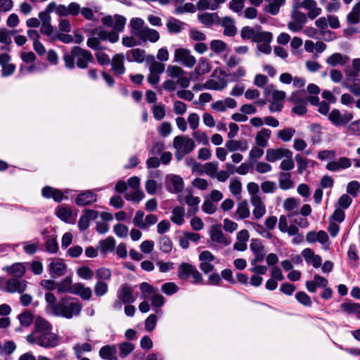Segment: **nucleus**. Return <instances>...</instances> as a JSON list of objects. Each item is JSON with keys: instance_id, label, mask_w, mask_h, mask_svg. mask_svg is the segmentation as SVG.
<instances>
[{"instance_id": "nucleus-1", "label": "nucleus", "mask_w": 360, "mask_h": 360, "mask_svg": "<svg viewBox=\"0 0 360 360\" xmlns=\"http://www.w3.org/2000/svg\"><path fill=\"white\" fill-rule=\"evenodd\" d=\"M82 309V304L76 298L65 296L58 302V306L54 313L55 316H60L68 319L79 316Z\"/></svg>"}, {"instance_id": "nucleus-2", "label": "nucleus", "mask_w": 360, "mask_h": 360, "mask_svg": "<svg viewBox=\"0 0 360 360\" xmlns=\"http://www.w3.org/2000/svg\"><path fill=\"white\" fill-rule=\"evenodd\" d=\"M26 340L30 344H37L44 348H53L59 345L60 337L51 331L35 335H28Z\"/></svg>"}, {"instance_id": "nucleus-3", "label": "nucleus", "mask_w": 360, "mask_h": 360, "mask_svg": "<svg viewBox=\"0 0 360 360\" xmlns=\"http://www.w3.org/2000/svg\"><path fill=\"white\" fill-rule=\"evenodd\" d=\"M173 148L175 149L174 155L177 160L191 153L195 148V141L186 135H179L174 138Z\"/></svg>"}, {"instance_id": "nucleus-4", "label": "nucleus", "mask_w": 360, "mask_h": 360, "mask_svg": "<svg viewBox=\"0 0 360 360\" xmlns=\"http://www.w3.org/2000/svg\"><path fill=\"white\" fill-rule=\"evenodd\" d=\"M66 6L63 4H56L55 2L49 4L44 11L39 13V20L41 23L51 22L50 13L55 11L60 18L67 16Z\"/></svg>"}, {"instance_id": "nucleus-5", "label": "nucleus", "mask_w": 360, "mask_h": 360, "mask_svg": "<svg viewBox=\"0 0 360 360\" xmlns=\"http://www.w3.org/2000/svg\"><path fill=\"white\" fill-rule=\"evenodd\" d=\"M72 53L75 58L76 65L79 68H86L89 63L94 60L91 53L79 46H74L72 48Z\"/></svg>"}, {"instance_id": "nucleus-6", "label": "nucleus", "mask_w": 360, "mask_h": 360, "mask_svg": "<svg viewBox=\"0 0 360 360\" xmlns=\"http://www.w3.org/2000/svg\"><path fill=\"white\" fill-rule=\"evenodd\" d=\"M174 62L179 63L187 68H192L196 63L195 58L191 51L184 48H178L174 51Z\"/></svg>"}, {"instance_id": "nucleus-7", "label": "nucleus", "mask_w": 360, "mask_h": 360, "mask_svg": "<svg viewBox=\"0 0 360 360\" xmlns=\"http://www.w3.org/2000/svg\"><path fill=\"white\" fill-rule=\"evenodd\" d=\"M353 119V115L351 112H345L342 114L338 109H333L328 114V120L335 127L345 126Z\"/></svg>"}, {"instance_id": "nucleus-8", "label": "nucleus", "mask_w": 360, "mask_h": 360, "mask_svg": "<svg viewBox=\"0 0 360 360\" xmlns=\"http://www.w3.org/2000/svg\"><path fill=\"white\" fill-rule=\"evenodd\" d=\"M27 284V282L25 280L13 278L5 281L4 286L1 287V290L8 293H22L26 290Z\"/></svg>"}, {"instance_id": "nucleus-9", "label": "nucleus", "mask_w": 360, "mask_h": 360, "mask_svg": "<svg viewBox=\"0 0 360 360\" xmlns=\"http://www.w3.org/2000/svg\"><path fill=\"white\" fill-rule=\"evenodd\" d=\"M165 186L172 193L181 192L184 187L183 179L176 174H169L165 178Z\"/></svg>"}, {"instance_id": "nucleus-10", "label": "nucleus", "mask_w": 360, "mask_h": 360, "mask_svg": "<svg viewBox=\"0 0 360 360\" xmlns=\"http://www.w3.org/2000/svg\"><path fill=\"white\" fill-rule=\"evenodd\" d=\"M67 11V16L72 15L76 16L81 13L84 18L86 20H92L94 15L92 10L89 8H81L79 4L76 2H72L66 6Z\"/></svg>"}, {"instance_id": "nucleus-11", "label": "nucleus", "mask_w": 360, "mask_h": 360, "mask_svg": "<svg viewBox=\"0 0 360 360\" xmlns=\"http://www.w3.org/2000/svg\"><path fill=\"white\" fill-rule=\"evenodd\" d=\"M250 248L255 256L254 259L251 261V264L255 265L257 263L263 261L265 257L264 247L260 240L252 239Z\"/></svg>"}, {"instance_id": "nucleus-12", "label": "nucleus", "mask_w": 360, "mask_h": 360, "mask_svg": "<svg viewBox=\"0 0 360 360\" xmlns=\"http://www.w3.org/2000/svg\"><path fill=\"white\" fill-rule=\"evenodd\" d=\"M48 269L51 275L62 276L66 274L68 266L61 258H53L48 265Z\"/></svg>"}, {"instance_id": "nucleus-13", "label": "nucleus", "mask_w": 360, "mask_h": 360, "mask_svg": "<svg viewBox=\"0 0 360 360\" xmlns=\"http://www.w3.org/2000/svg\"><path fill=\"white\" fill-rule=\"evenodd\" d=\"M290 150L283 148H269L266 151V160L274 162L285 158V156H290Z\"/></svg>"}, {"instance_id": "nucleus-14", "label": "nucleus", "mask_w": 360, "mask_h": 360, "mask_svg": "<svg viewBox=\"0 0 360 360\" xmlns=\"http://www.w3.org/2000/svg\"><path fill=\"white\" fill-rule=\"evenodd\" d=\"M297 6L307 10V16L311 19L316 18L321 13V8L317 7V4L314 0H303L300 3H297Z\"/></svg>"}, {"instance_id": "nucleus-15", "label": "nucleus", "mask_w": 360, "mask_h": 360, "mask_svg": "<svg viewBox=\"0 0 360 360\" xmlns=\"http://www.w3.org/2000/svg\"><path fill=\"white\" fill-rule=\"evenodd\" d=\"M124 55L123 53L115 54L110 61L111 69L116 75L124 74L126 68L124 66Z\"/></svg>"}, {"instance_id": "nucleus-16", "label": "nucleus", "mask_w": 360, "mask_h": 360, "mask_svg": "<svg viewBox=\"0 0 360 360\" xmlns=\"http://www.w3.org/2000/svg\"><path fill=\"white\" fill-rule=\"evenodd\" d=\"M352 165L351 160L346 157H342L338 160L330 161L326 165V169L331 172H337L340 169H345Z\"/></svg>"}, {"instance_id": "nucleus-17", "label": "nucleus", "mask_w": 360, "mask_h": 360, "mask_svg": "<svg viewBox=\"0 0 360 360\" xmlns=\"http://www.w3.org/2000/svg\"><path fill=\"white\" fill-rule=\"evenodd\" d=\"M117 298L123 304H131L134 302L135 297L133 295V289L128 285H122L117 291Z\"/></svg>"}, {"instance_id": "nucleus-18", "label": "nucleus", "mask_w": 360, "mask_h": 360, "mask_svg": "<svg viewBox=\"0 0 360 360\" xmlns=\"http://www.w3.org/2000/svg\"><path fill=\"white\" fill-rule=\"evenodd\" d=\"M250 203L254 207L252 214L255 219H259L265 215L266 212V205L261 197L250 198Z\"/></svg>"}, {"instance_id": "nucleus-19", "label": "nucleus", "mask_w": 360, "mask_h": 360, "mask_svg": "<svg viewBox=\"0 0 360 360\" xmlns=\"http://www.w3.org/2000/svg\"><path fill=\"white\" fill-rule=\"evenodd\" d=\"M211 70V65L205 58H200L198 65L195 67L193 72L191 73V79L193 80L198 79L200 75L206 74Z\"/></svg>"}, {"instance_id": "nucleus-20", "label": "nucleus", "mask_w": 360, "mask_h": 360, "mask_svg": "<svg viewBox=\"0 0 360 360\" xmlns=\"http://www.w3.org/2000/svg\"><path fill=\"white\" fill-rule=\"evenodd\" d=\"M97 195L91 191H86L79 193L76 200V204L79 206H86L95 202Z\"/></svg>"}, {"instance_id": "nucleus-21", "label": "nucleus", "mask_w": 360, "mask_h": 360, "mask_svg": "<svg viewBox=\"0 0 360 360\" xmlns=\"http://www.w3.org/2000/svg\"><path fill=\"white\" fill-rule=\"evenodd\" d=\"M52 328V325L48 321L42 317L38 316L34 321V330L30 335H35L51 331Z\"/></svg>"}, {"instance_id": "nucleus-22", "label": "nucleus", "mask_w": 360, "mask_h": 360, "mask_svg": "<svg viewBox=\"0 0 360 360\" xmlns=\"http://www.w3.org/2000/svg\"><path fill=\"white\" fill-rule=\"evenodd\" d=\"M146 26H145L144 20L141 18H133L131 19L129 22L130 32L133 36L138 38L145 30Z\"/></svg>"}, {"instance_id": "nucleus-23", "label": "nucleus", "mask_w": 360, "mask_h": 360, "mask_svg": "<svg viewBox=\"0 0 360 360\" xmlns=\"http://www.w3.org/2000/svg\"><path fill=\"white\" fill-rule=\"evenodd\" d=\"M210 238L212 241L218 243L224 246H226L231 243V240L224 236L221 229L215 226L212 227Z\"/></svg>"}, {"instance_id": "nucleus-24", "label": "nucleus", "mask_w": 360, "mask_h": 360, "mask_svg": "<svg viewBox=\"0 0 360 360\" xmlns=\"http://www.w3.org/2000/svg\"><path fill=\"white\" fill-rule=\"evenodd\" d=\"M221 25L224 28L223 33L225 36L234 37L237 33V27L234 20L228 16L224 17L221 20Z\"/></svg>"}, {"instance_id": "nucleus-25", "label": "nucleus", "mask_w": 360, "mask_h": 360, "mask_svg": "<svg viewBox=\"0 0 360 360\" xmlns=\"http://www.w3.org/2000/svg\"><path fill=\"white\" fill-rule=\"evenodd\" d=\"M184 200L190 207L187 212L188 216H193L198 212L199 204L200 202V198L199 197L194 196L191 193H189L185 196Z\"/></svg>"}, {"instance_id": "nucleus-26", "label": "nucleus", "mask_w": 360, "mask_h": 360, "mask_svg": "<svg viewBox=\"0 0 360 360\" xmlns=\"http://www.w3.org/2000/svg\"><path fill=\"white\" fill-rule=\"evenodd\" d=\"M3 270L15 278L22 277L26 271L24 264L21 262H17L11 266H6Z\"/></svg>"}, {"instance_id": "nucleus-27", "label": "nucleus", "mask_w": 360, "mask_h": 360, "mask_svg": "<svg viewBox=\"0 0 360 360\" xmlns=\"http://www.w3.org/2000/svg\"><path fill=\"white\" fill-rule=\"evenodd\" d=\"M72 294L80 296L84 300H89L92 296L91 288L89 287H85L82 283H76L74 284Z\"/></svg>"}, {"instance_id": "nucleus-28", "label": "nucleus", "mask_w": 360, "mask_h": 360, "mask_svg": "<svg viewBox=\"0 0 360 360\" xmlns=\"http://www.w3.org/2000/svg\"><path fill=\"white\" fill-rule=\"evenodd\" d=\"M41 194L43 197L52 198L56 202H60L64 198L63 193L60 190L48 186L42 189Z\"/></svg>"}, {"instance_id": "nucleus-29", "label": "nucleus", "mask_w": 360, "mask_h": 360, "mask_svg": "<svg viewBox=\"0 0 360 360\" xmlns=\"http://www.w3.org/2000/svg\"><path fill=\"white\" fill-rule=\"evenodd\" d=\"M250 216V211L248 207V203L246 200H242L237 205L236 211L233 217L237 219H247Z\"/></svg>"}, {"instance_id": "nucleus-30", "label": "nucleus", "mask_w": 360, "mask_h": 360, "mask_svg": "<svg viewBox=\"0 0 360 360\" xmlns=\"http://www.w3.org/2000/svg\"><path fill=\"white\" fill-rule=\"evenodd\" d=\"M127 60L129 62L135 61L136 63H142L144 60L146 61V51L143 49H134L129 50L127 53Z\"/></svg>"}, {"instance_id": "nucleus-31", "label": "nucleus", "mask_w": 360, "mask_h": 360, "mask_svg": "<svg viewBox=\"0 0 360 360\" xmlns=\"http://www.w3.org/2000/svg\"><path fill=\"white\" fill-rule=\"evenodd\" d=\"M349 58L347 56L342 55L340 53H335L328 56L326 58V62L329 65L335 67L338 65H344L349 61Z\"/></svg>"}, {"instance_id": "nucleus-32", "label": "nucleus", "mask_w": 360, "mask_h": 360, "mask_svg": "<svg viewBox=\"0 0 360 360\" xmlns=\"http://www.w3.org/2000/svg\"><path fill=\"white\" fill-rule=\"evenodd\" d=\"M74 285L70 276H66L60 282L57 283L56 290L58 293H71L72 294Z\"/></svg>"}, {"instance_id": "nucleus-33", "label": "nucleus", "mask_w": 360, "mask_h": 360, "mask_svg": "<svg viewBox=\"0 0 360 360\" xmlns=\"http://www.w3.org/2000/svg\"><path fill=\"white\" fill-rule=\"evenodd\" d=\"M185 209L183 207L176 206L172 210L170 219L174 224L181 226L185 222Z\"/></svg>"}, {"instance_id": "nucleus-34", "label": "nucleus", "mask_w": 360, "mask_h": 360, "mask_svg": "<svg viewBox=\"0 0 360 360\" xmlns=\"http://www.w3.org/2000/svg\"><path fill=\"white\" fill-rule=\"evenodd\" d=\"M278 184L282 190H288L294 186L291 174L289 172H281L278 175Z\"/></svg>"}, {"instance_id": "nucleus-35", "label": "nucleus", "mask_w": 360, "mask_h": 360, "mask_svg": "<svg viewBox=\"0 0 360 360\" xmlns=\"http://www.w3.org/2000/svg\"><path fill=\"white\" fill-rule=\"evenodd\" d=\"M271 134V131L270 129L265 128L262 129L256 134V144L261 148H265L268 144V141L270 139Z\"/></svg>"}, {"instance_id": "nucleus-36", "label": "nucleus", "mask_w": 360, "mask_h": 360, "mask_svg": "<svg viewBox=\"0 0 360 360\" xmlns=\"http://www.w3.org/2000/svg\"><path fill=\"white\" fill-rule=\"evenodd\" d=\"M146 63L149 65V71L151 72L160 75L165 70V65L156 61L153 55H147Z\"/></svg>"}, {"instance_id": "nucleus-37", "label": "nucleus", "mask_w": 360, "mask_h": 360, "mask_svg": "<svg viewBox=\"0 0 360 360\" xmlns=\"http://www.w3.org/2000/svg\"><path fill=\"white\" fill-rule=\"evenodd\" d=\"M139 39L143 42L149 41L152 43H155L159 40L160 34L157 30L146 27L145 30Z\"/></svg>"}, {"instance_id": "nucleus-38", "label": "nucleus", "mask_w": 360, "mask_h": 360, "mask_svg": "<svg viewBox=\"0 0 360 360\" xmlns=\"http://www.w3.org/2000/svg\"><path fill=\"white\" fill-rule=\"evenodd\" d=\"M226 148L231 151L233 152L238 150L241 151H245L248 148V142L246 140H240L236 141L232 140V139L226 143Z\"/></svg>"}, {"instance_id": "nucleus-39", "label": "nucleus", "mask_w": 360, "mask_h": 360, "mask_svg": "<svg viewBox=\"0 0 360 360\" xmlns=\"http://www.w3.org/2000/svg\"><path fill=\"white\" fill-rule=\"evenodd\" d=\"M315 25L320 29L322 35H328V37H324L325 40L331 41L333 39V37H332L333 33L330 30H326V28L328 27V20L325 17L318 18L315 21Z\"/></svg>"}, {"instance_id": "nucleus-40", "label": "nucleus", "mask_w": 360, "mask_h": 360, "mask_svg": "<svg viewBox=\"0 0 360 360\" xmlns=\"http://www.w3.org/2000/svg\"><path fill=\"white\" fill-rule=\"evenodd\" d=\"M266 96L271 95L272 101L281 103L285 98V93L283 91H278L274 89L273 85L266 86L264 89Z\"/></svg>"}, {"instance_id": "nucleus-41", "label": "nucleus", "mask_w": 360, "mask_h": 360, "mask_svg": "<svg viewBox=\"0 0 360 360\" xmlns=\"http://www.w3.org/2000/svg\"><path fill=\"white\" fill-rule=\"evenodd\" d=\"M195 266L191 264L184 262L181 264L178 269V276L181 280L186 281L189 278L191 271L194 269Z\"/></svg>"}, {"instance_id": "nucleus-42", "label": "nucleus", "mask_w": 360, "mask_h": 360, "mask_svg": "<svg viewBox=\"0 0 360 360\" xmlns=\"http://www.w3.org/2000/svg\"><path fill=\"white\" fill-rule=\"evenodd\" d=\"M298 205V201L292 198H288L284 201L283 206L285 210H287L289 212L288 214V217L289 218H291L295 215H298L299 212L295 211V210L297 207Z\"/></svg>"}, {"instance_id": "nucleus-43", "label": "nucleus", "mask_w": 360, "mask_h": 360, "mask_svg": "<svg viewBox=\"0 0 360 360\" xmlns=\"http://www.w3.org/2000/svg\"><path fill=\"white\" fill-rule=\"evenodd\" d=\"M45 301L47 304L46 311L53 314L58 306L56 297L52 292H46L45 293Z\"/></svg>"}, {"instance_id": "nucleus-44", "label": "nucleus", "mask_w": 360, "mask_h": 360, "mask_svg": "<svg viewBox=\"0 0 360 360\" xmlns=\"http://www.w3.org/2000/svg\"><path fill=\"white\" fill-rule=\"evenodd\" d=\"M166 25L169 32L177 34L182 30L184 23L179 20L170 18L168 19Z\"/></svg>"}, {"instance_id": "nucleus-45", "label": "nucleus", "mask_w": 360, "mask_h": 360, "mask_svg": "<svg viewBox=\"0 0 360 360\" xmlns=\"http://www.w3.org/2000/svg\"><path fill=\"white\" fill-rule=\"evenodd\" d=\"M269 4L264 8V11L271 15L278 13L281 6L285 4V0H271L268 1Z\"/></svg>"}, {"instance_id": "nucleus-46", "label": "nucleus", "mask_w": 360, "mask_h": 360, "mask_svg": "<svg viewBox=\"0 0 360 360\" xmlns=\"http://www.w3.org/2000/svg\"><path fill=\"white\" fill-rule=\"evenodd\" d=\"M116 347L115 345H105L99 350V356L103 359H110L111 357L116 356Z\"/></svg>"}, {"instance_id": "nucleus-47", "label": "nucleus", "mask_w": 360, "mask_h": 360, "mask_svg": "<svg viewBox=\"0 0 360 360\" xmlns=\"http://www.w3.org/2000/svg\"><path fill=\"white\" fill-rule=\"evenodd\" d=\"M272 39L273 35L271 32L261 31L260 30L257 29L254 42L270 43L272 41Z\"/></svg>"}, {"instance_id": "nucleus-48", "label": "nucleus", "mask_w": 360, "mask_h": 360, "mask_svg": "<svg viewBox=\"0 0 360 360\" xmlns=\"http://www.w3.org/2000/svg\"><path fill=\"white\" fill-rule=\"evenodd\" d=\"M75 355L77 359H80L84 352H89L92 350V346L88 343L76 344L73 347Z\"/></svg>"}, {"instance_id": "nucleus-49", "label": "nucleus", "mask_w": 360, "mask_h": 360, "mask_svg": "<svg viewBox=\"0 0 360 360\" xmlns=\"http://www.w3.org/2000/svg\"><path fill=\"white\" fill-rule=\"evenodd\" d=\"M257 29L261 30V27L259 25L255 26V27H250L249 26L243 27L240 31V36L243 39H252L254 41Z\"/></svg>"}, {"instance_id": "nucleus-50", "label": "nucleus", "mask_w": 360, "mask_h": 360, "mask_svg": "<svg viewBox=\"0 0 360 360\" xmlns=\"http://www.w3.org/2000/svg\"><path fill=\"white\" fill-rule=\"evenodd\" d=\"M295 134V129L292 127L285 128L278 131L277 136L283 142L290 141Z\"/></svg>"}, {"instance_id": "nucleus-51", "label": "nucleus", "mask_w": 360, "mask_h": 360, "mask_svg": "<svg viewBox=\"0 0 360 360\" xmlns=\"http://www.w3.org/2000/svg\"><path fill=\"white\" fill-rule=\"evenodd\" d=\"M39 248V241L38 239H34L31 242H24L22 243V250L25 252L29 255H33L38 251Z\"/></svg>"}, {"instance_id": "nucleus-52", "label": "nucleus", "mask_w": 360, "mask_h": 360, "mask_svg": "<svg viewBox=\"0 0 360 360\" xmlns=\"http://www.w3.org/2000/svg\"><path fill=\"white\" fill-rule=\"evenodd\" d=\"M360 18V6L359 4H356L352 11L347 15V20L349 24H356L359 21Z\"/></svg>"}, {"instance_id": "nucleus-53", "label": "nucleus", "mask_w": 360, "mask_h": 360, "mask_svg": "<svg viewBox=\"0 0 360 360\" xmlns=\"http://www.w3.org/2000/svg\"><path fill=\"white\" fill-rule=\"evenodd\" d=\"M342 85L348 89L354 96H360V79H354L351 84L345 81Z\"/></svg>"}, {"instance_id": "nucleus-54", "label": "nucleus", "mask_w": 360, "mask_h": 360, "mask_svg": "<svg viewBox=\"0 0 360 360\" xmlns=\"http://www.w3.org/2000/svg\"><path fill=\"white\" fill-rule=\"evenodd\" d=\"M341 309L348 314H356L360 309V304L353 302H344L340 305Z\"/></svg>"}, {"instance_id": "nucleus-55", "label": "nucleus", "mask_w": 360, "mask_h": 360, "mask_svg": "<svg viewBox=\"0 0 360 360\" xmlns=\"http://www.w3.org/2000/svg\"><path fill=\"white\" fill-rule=\"evenodd\" d=\"M167 74L172 78H179L185 74L184 70L177 65H168L167 68Z\"/></svg>"}, {"instance_id": "nucleus-56", "label": "nucleus", "mask_w": 360, "mask_h": 360, "mask_svg": "<svg viewBox=\"0 0 360 360\" xmlns=\"http://www.w3.org/2000/svg\"><path fill=\"white\" fill-rule=\"evenodd\" d=\"M115 245V239L110 236L99 242V247L102 252L112 251Z\"/></svg>"}, {"instance_id": "nucleus-57", "label": "nucleus", "mask_w": 360, "mask_h": 360, "mask_svg": "<svg viewBox=\"0 0 360 360\" xmlns=\"http://www.w3.org/2000/svg\"><path fill=\"white\" fill-rule=\"evenodd\" d=\"M219 167L217 162H210L204 165V173L212 178H215L216 173Z\"/></svg>"}, {"instance_id": "nucleus-58", "label": "nucleus", "mask_w": 360, "mask_h": 360, "mask_svg": "<svg viewBox=\"0 0 360 360\" xmlns=\"http://www.w3.org/2000/svg\"><path fill=\"white\" fill-rule=\"evenodd\" d=\"M295 167V162L292 159V152H290V156H285L280 164V169L283 171L288 172Z\"/></svg>"}, {"instance_id": "nucleus-59", "label": "nucleus", "mask_w": 360, "mask_h": 360, "mask_svg": "<svg viewBox=\"0 0 360 360\" xmlns=\"http://www.w3.org/2000/svg\"><path fill=\"white\" fill-rule=\"evenodd\" d=\"M57 217L64 221H68L72 216V210L67 207H60L56 210Z\"/></svg>"}, {"instance_id": "nucleus-60", "label": "nucleus", "mask_w": 360, "mask_h": 360, "mask_svg": "<svg viewBox=\"0 0 360 360\" xmlns=\"http://www.w3.org/2000/svg\"><path fill=\"white\" fill-rule=\"evenodd\" d=\"M127 19L125 17L116 14L115 15L113 30L116 32H122L126 25Z\"/></svg>"}, {"instance_id": "nucleus-61", "label": "nucleus", "mask_w": 360, "mask_h": 360, "mask_svg": "<svg viewBox=\"0 0 360 360\" xmlns=\"http://www.w3.org/2000/svg\"><path fill=\"white\" fill-rule=\"evenodd\" d=\"M77 275L82 279L90 280L94 276V271L87 266L79 267L77 269Z\"/></svg>"}, {"instance_id": "nucleus-62", "label": "nucleus", "mask_w": 360, "mask_h": 360, "mask_svg": "<svg viewBox=\"0 0 360 360\" xmlns=\"http://www.w3.org/2000/svg\"><path fill=\"white\" fill-rule=\"evenodd\" d=\"M152 112L156 120H162L166 115L165 107L162 104L154 105L152 108Z\"/></svg>"}, {"instance_id": "nucleus-63", "label": "nucleus", "mask_w": 360, "mask_h": 360, "mask_svg": "<svg viewBox=\"0 0 360 360\" xmlns=\"http://www.w3.org/2000/svg\"><path fill=\"white\" fill-rule=\"evenodd\" d=\"M45 248L51 254L56 253L59 249L56 239L52 237L48 238L45 242Z\"/></svg>"}, {"instance_id": "nucleus-64", "label": "nucleus", "mask_w": 360, "mask_h": 360, "mask_svg": "<svg viewBox=\"0 0 360 360\" xmlns=\"http://www.w3.org/2000/svg\"><path fill=\"white\" fill-rule=\"evenodd\" d=\"M108 291V285L103 281H98L94 286V292L97 297L105 295Z\"/></svg>"}]
</instances>
